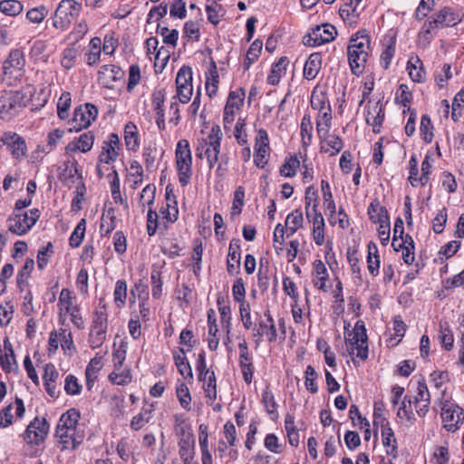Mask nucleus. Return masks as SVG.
Returning <instances> with one entry per match:
<instances>
[{"instance_id":"obj_2","label":"nucleus","mask_w":464,"mask_h":464,"mask_svg":"<svg viewBox=\"0 0 464 464\" xmlns=\"http://www.w3.org/2000/svg\"><path fill=\"white\" fill-rule=\"evenodd\" d=\"M370 35L365 30L358 31L350 39L347 48L348 62L351 71L359 76L364 72L371 49Z\"/></svg>"},{"instance_id":"obj_39","label":"nucleus","mask_w":464,"mask_h":464,"mask_svg":"<svg viewBox=\"0 0 464 464\" xmlns=\"http://www.w3.org/2000/svg\"><path fill=\"white\" fill-rule=\"evenodd\" d=\"M194 437L184 436L179 440V455L185 464H188L194 456Z\"/></svg>"},{"instance_id":"obj_13","label":"nucleus","mask_w":464,"mask_h":464,"mask_svg":"<svg viewBox=\"0 0 464 464\" xmlns=\"http://www.w3.org/2000/svg\"><path fill=\"white\" fill-rule=\"evenodd\" d=\"M49 432V424L43 418H34L27 426L24 433V440L27 444L39 446L44 443Z\"/></svg>"},{"instance_id":"obj_52","label":"nucleus","mask_w":464,"mask_h":464,"mask_svg":"<svg viewBox=\"0 0 464 464\" xmlns=\"http://www.w3.org/2000/svg\"><path fill=\"white\" fill-rule=\"evenodd\" d=\"M24 5L17 0L0 1V11L9 16H16L23 12Z\"/></svg>"},{"instance_id":"obj_21","label":"nucleus","mask_w":464,"mask_h":464,"mask_svg":"<svg viewBox=\"0 0 464 464\" xmlns=\"http://www.w3.org/2000/svg\"><path fill=\"white\" fill-rule=\"evenodd\" d=\"M55 436L63 445V450H75L82 441L83 434L77 431V429L63 431H55Z\"/></svg>"},{"instance_id":"obj_62","label":"nucleus","mask_w":464,"mask_h":464,"mask_svg":"<svg viewBox=\"0 0 464 464\" xmlns=\"http://www.w3.org/2000/svg\"><path fill=\"white\" fill-rule=\"evenodd\" d=\"M395 45L396 42L395 39L392 38L390 40V44L386 46V48L382 52L381 57H380V63L383 69H388L392 57L395 53Z\"/></svg>"},{"instance_id":"obj_58","label":"nucleus","mask_w":464,"mask_h":464,"mask_svg":"<svg viewBox=\"0 0 464 464\" xmlns=\"http://www.w3.org/2000/svg\"><path fill=\"white\" fill-rule=\"evenodd\" d=\"M157 33L163 38L166 44H170L173 47L177 46L179 39V31L176 29L169 30L167 26H161L160 24L157 26Z\"/></svg>"},{"instance_id":"obj_8","label":"nucleus","mask_w":464,"mask_h":464,"mask_svg":"<svg viewBox=\"0 0 464 464\" xmlns=\"http://www.w3.org/2000/svg\"><path fill=\"white\" fill-rule=\"evenodd\" d=\"M196 370L198 381L203 382L206 397L213 402L217 399V381L215 372L207 367L204 351H201L198 355Z\"/></svg>"},{"instance_id":"obj_64","label":"nucleus","mask_w":464,"mask_h":464,"mask_svg":"<svg viewBox=\"0 0 464 464\" xmlns=\"http://www.w3.org/2000/svg\"><path fill=\"white\" fill-rule=\"evenodd\" d=\"M47 14V8L44 5H40L38 7L28 10L26 13V18L34 24H40L44 21Z\"/></svg>"},{"instance_id":"obj_55","label":"nucleus","mask_w":464,"mask_h":464,"mask_svg":"<svg viewBox=\"0 0 464 464\" xmlns=\"http://www.w3.org/2000/svg\"><path fill=\"white\" fill-rule=\"evenodd\" d=\"M71 93L68 92H63L57 102V114L61 120H65L68 118V111L71 107Z\"/></svg>"},{"instance_id":"obj_17","label":"nucleus","mask_w":464,"mask_h":464,"mask_svg":"<svg viewBox=\"0 0 464 464\" xmlns=\"http://www.w3.org/2000/svg\"><path fill=\"white\" fill-rule=\"evenodd\" d=\"M119 136L114 132L110 133L107 140L102 143V152L99 157L100 161L105 164L114 162L119 156Z\"/></svg>"},{"instance_id":"obj_15","label":"nucleus","mask_w":464,"mask_h":464,"mask_svg":"<svg viewBox=\"0 0 464 464\" xmlns=\"http://www.w3.org/2000/svg\"><path fill=\"white\" fill-rule=\"evenodd\" d=\"M337 34L335 27L330 24L316 25L304 37V44L309 46H319L333 41Z\"/></svg>"},{"instance_id":"obj_34","label":"nucleus","mask_w":464,"mask_h":464,"mask_svg":"<svg viewBox=\"0 0 464 464\" xmlns=\"http://www.w3.org/2000/svg\"><path fill=\"white\" fill-rule=\"evenodd\" d=\"M173 359L175 362V365L179 372L185 378L193 380V372L191 366L188 362V360L186 357V351L184 348H179V353H173Z\"/></svg>"},{"instance_id":"obj_24","label":"nucleus","mask_w":464,"mask_h":464,"mask_svg":"<svg viewBox=\"0 0 464 464\" xmlns=\"http://www.w3.org/2000/svg\"><path fill=\"white\" fill-rule=\"evenodd\" d=\"M381 434L382 445L386 448V453L396 458L398 454L397 440L390 422H384L381 426Z\"/></svg>"},{"instance_id":"obj_45","label":"nucleus","mask_w":464,"mask_h":464,"mask_svg":"<svg viewBox=\"0 0 464 464\" xmlns=\"http://www.w3.org/2000/svg\"><path fill=\"white\" fill-rule=\"evenodd\" d=\"M244 96L243 89L230 92L224 110L236 113V111L243 105Z\"/></svg>"},{"instance_id":"obj_43","label":"nucleus","mask_w":464,"mask_h":464,"mask_svg":"<svg viewBox=\"0 0 464 464\" xmlns=\"http://www.w3.org/2000/svg\"><path fill=\"white\" fill-rule=\"evenodd\" d=\"M74 299L75 296L72 295V292L68 288L62 289L58 301L60 315H62L63 312L67 314L72 310V308L75 306Z\"/></svg>"},{"instance_id":"obj_1","label":"nucleus","mask_w":464,"mask_h":464,"mask_svg":"<svg viewBox=\"0 0 464 464\" xmlns=\"http://www.w3.org/2000/svg\"><path fill=\"white\" fill-rule=\"evenodd\" d=\"M462 20V16L453 8L445 6L435 13L430 19L424 23L419 33L418 41L424 45L430 44L433 35L439 29L444 27L455 26Z\"/></svg>"},{"instance_id":"obj_38","label":"nucleus","mask_w":464,"mask_h":464,"mask_svg":"<svg viewBox=\"0 0 464 464\" xmlns=\"http://www.w3.org/2000/svg\"><path fill=\"white\" fill-rule=\"evenodd\" d=\"M124 140L127 150H137L140 146L139 131L131 121H129L124 127Z\"/></svg>"},{"instance_id":"obj_28","label":"nucleus","mask_w":464,"mask_h":464,"mask_svg":"<svg viewBox=\"0 0 464 464\" xmlns=\"http://www.w3.org/2000/svg\"><path fill=\"white\" fill-rule=\"evenodd\" d=\"M13 364H16L13 345L8 339H4V348L0 347V365L5 372L13 370Z\"/></svg>"},{"instance_id":"obj_51","label":"nucleus","mask_w":464,"mask_h":464,"mask_svg":"<svg viewBox=\"0 0 464 464\" xmlns=\"http://www.w3.org/2000/svg\"><path fill=\"white\" fill-rule=\"evenodd\" d=\"M433 130L434 127L430 116L428 114H423L420 118V131L421 139L426 143H430L432 141L434 137Z\"/></svg>"},{"instance_id":"obj_40","label":"nucleus","mask_w":464,"mask_h":464,"mask_svg":"<svg viewBox=\"0 0 464 464\" xmlns=\"http://www.w3.org/2000/svg\"><path fill=\"white\" fill-rule=\"evenodd\" d=\"M407 70L413 82H421L425 78V72L422 68V62L418 56L411 57L408 61Z\"/></svg>"},{"instance_id":"obj_29","label":"nucleus","mask_w":464,"mask_h":464,"mask_svg":"<svg viewBox=\"0 0 464 464\" xmlns=\"http://www.w3.org/2000/svg\"><path fill=\"white\" fill-rule=\"evenodd\" d=\"M321 152L329 153L330 156L337 155L343 147V140L336 134H330L320 139Z\"/></svg>"},{"instance_id":"obj_5","label":"nucleus","mask_w":464,"mask_h":464,"mask_svg":"<svg viewBox=\"0 0 464 464\" xmlns=\"http://www.w3.org/2000/svg\"><path fill=\"white\" fill-rule=\"evenodd\" d=\"M344 339L350 355L356 351L358 358L363 361L368 358V338L363 321L358 320L353 329L345 334Z\"/></svg>"},{"instance_id":"obj_18","label":"nucleus","mask_w":464,"mask_h":464,"mask_svg":"<svg viewBox=\"0 0 464 464\" xmlns=\"http://www.w3.org/2000/svg\"><path fill=\"white\" fill-rule=\"evenodd\" d=\"M241 266V246L239 239H232L228 246L227 271L230 276L237 275Z\"/></svg>"},{"instance_id":"obj_49","label":"nucleus","mask_w":464,"mask_h":464,"mask_svg":"<svg viewBox=\"0 0 464 464\" xmlns=\"http://www.w3.org/2000/svg\"><path fill=\"white\" fill-rule=\"evenodd\" d=\"M206 13L208 22L214 25H217L219 23L220 18L225 15L223 6L216 1H212L206 6Z\"/></svg>"},{"instance_id":"obj_63","label":"nucleus","mask_w":464,"mask_h":464,"mask_svg":"<svg viewBox=\"0 0 464 464\" xmlns=\"http://www.w3.org/2000/svg\"><path fill=\"white\" fill-rule=\"evenodd\" d=\"M155 191L156 188L153 184H148L144 187L140 195V202L142 207L145 205L150 208L155 201Z\"/></svg>"},{"instance_id":"obj_50","label":"nucleus","mask_w":464,"mask_h":464,"mask_svg":"<svg viewBox=\"0 0 464 464\" xmlns=\"http://www.w3.org/2000/svg\"><path fill=\"white\" fill-rule=\"evenodd\" d=\"M127 287V282L124 279H120L116 282L113 298L118 308H122L126 304Z\"/></svg>"},{"instance_id":"obj_27","label":"nucleus","mask_w":464,"mask_h":464,"mask_svg":"<svg viewBox=\"0 0 464 464\" xmlns=\"http://www.w3.org/2000/svg\"><path fill=\"white\" fill-rule=\"evenodd\" d=\"M24 63V53L19 49H14L10 52L7 59L4 63V72L5 74H11L14 71H21Z\"/></svg>"},{"instance_id":"obj_42","label":"nucleus","mask_w":464,"mask_h":464,"mask_svg":"<svg viewBox=\"0 0 464 464\" xmlns=\"http://www.w3.org/2000/svg\"><path fill=\"white\" fill-rule=\"evenodd\" d=\"M300 134L303 147H308L313 139V124L309 114H304L300 124Z\"/></svg>"},{"instance_id":"obj_12","label":"nucleus","mask_w":464,"mask_h":464,"mask_svg":"<svg viewBox=\"0 0 464 464\" xmlns=\"http://www.w3.org/2000/svg\"><path fill=\"white\" fill-rule=\"evenodd\" d=\"M177 95L173 100L179 99L181 103L190 101L193 93L192 70L189 66H182L176 76Z\"/></svg>"},{"instance_id":"obj_10","label":"nucleus","mask_w":464,"mask_h":464,"mask_svg":"<svg viewBox=\"0 0 464 464\" xmlns=\"http://www.w3.org/2000/svg\"><path fill=\"white\" fill-rule=\"evenodd\" d=\"M98 116V108L92 103H85L74 109L73 117L68 122L69 131H80L88 128Z\"/></svg>"},{"instance_id":"obj_57","label":"nucleus","mask_w":464,"mask_h":464,"mask_svg":"<svg viewBox=\"0 0 464 464\" xmlns=\"http://www.w3.org/2000/svg\"><path fill=\"white\" fill-rule=\"evenodd\" d=\"M131 298L130 299V304L135 303L136 296L139 300H148L149 299V290L148 285L143 282V280L139 279L130 289Z\"/></svg>"},{"instance_id":"obj_25","label":"nucleus","mask_w":464,"mask_h":464,"mask_svg":"<svg viewBox=\"0 0 464 464\" xmlns=\"http://www.w3.org/2000/svg\"><path fill=\"white\" fill-rule=\"evenodd\" d=\"M80 417L81 415L78 410L74 408L68 410L60 417L55 431H72V430L77 429Z\"/></svg>"},{"instance_id":"obj_47","label":"nucleus","mask_w":464,"mask_h":464,"mask_svg":"<svg viewBox=\"0 0 464 464\" xmlns=\"http://www.w3.org/2000/svg\"><path fill=\"white\" fill-rule=\"evenodd\" d=\"M300 167V160L297 156H290L286 158L284 164L280 167L279 172L282 176L292 178L295 176L297 169Z\"/></svg>"},{"instance_id":"obj_44","label":"nucleus","mask_w":464,"mask_h":464,"mask_svg":"<svg viewBox=\"0 0 464 464\" xmlns=\"http://www.w3.org/2000/svg\"><path fill=\"white\" fill-rule=\"evenodd\" d=\"M285 429L287 434L288 442L292 447L299 445V432L295 425V417L287 414L285 419Z\"/></svg>"},{"instance_id":"obj_7","label":"nucleus","mask_w":464,"mask_h":464,"mask_svg":"<svg viewBox=\"0 0 464 464\" xmlns=\"http://www.w3.org/2000/svg\"><path fill=\"white\" fill-rule=\"evenodd\" d=\"M40 218V210L32 208L27 212L11 214L7 218L8 230L14 235L24 236L28 233Z\"/></svg>"},{"instance_id":"obj_23","label":"nucleus","mask_w":464,"mask_h":464,"mask_svg":"<svg viewBox=\"0 0 464 464\" xmlns=\"http://www.w3.org/2000/svg\"><path fill=\"white\" fill-rule=\"evenodd\" d=\"M60 180L68 187L73 185L77 179H82L79 173L78 162L76 160H66L63 169L59 175Z\"/></svg>"},{"instance_id":"obj_22","label":"nucleus","mask_w":464,"mask_h":464,"mask_svg":"<svg viewBox=\"0 0 464 464\" xmlns=\"http://www.w3.org/2000/svg\"><path fill=\"white\" fill-rule=\"evenodd\" d=\"M385 117L384 109L380 102L369 105L367 108L366 122L372 126L374 133L381 132V127Z\"/></svg>"},{"instance_id":"obj_61","label":"nucleus","mask_w":464,"mask_h":464,"mask_svg":"<svg viewBox=\"0 0 464 464\" xmlns=\"http://www.w3.org/2000/svg\"><path fill=\"white\" fill-rule=\"evenodd\" d=\"M305 214L307 218H311V208L314 205L317 207L318 205V195H317V189L314 186H309L305 189Z\"/></svg>"},{"instance_id":"obj_54","label":"nucleus","mask_w":464,"mask_h":464,"mask_svg":"<svg viewBox=\"0 0 464 464\" xmlns=\"http://www.w3.org/2000/svg\"><path fill=\"white\" fill-rule=\"evenodd\" d=\"M176 394L180 406L187 411H190L191 395L186 383L180 382L176 389Z\"/></svg>"},{"instance_id":"obj_33","label":"nucleus","mask_w":464,"mask_h":464,"mask_svg":"<svg viewBox=\"0 0 464 464\" xmlns=\"http://www.w3.org/2000/svg\"><path fill=\"white\" fill-rule=\"evenodd\" d=\"M154 411V405L151 403L148 406H143L137 415L133 416L130 427L132 430L138 431L141 430L152 418Z\"/></svg>"},{"instance_id":"obj_41","label":"nucleus","mask_w":464,"mask_h":464,"mask_svg":"<svg viewBox=\"0 0 464 464\" xmlns=\"http://www.w3.org/2000/svg\"><path fill=\"white\" fill-rule=\"evenodd\" d=\"M176 163H192L191 150L189 143L187 140L183 139L179 140L176 147Z\"/></svg>"},{"instance_id":"obj_14","label":"nucleus","mask_w":464,"mask_h":464,"mask_svg":"<svg viewBox=\"0 0 464 464\" xmlns=\"http://www.w3.org/2000/svg\"><path fill=\"white\" fill-rule=\"evenodd\" d=\"M443 427L450 432H454L464 421V410L457 404L446 402L441 410Z\"/></svg>"},{"instance_id":"obj_16","label":"nucleus","mask_w":464,"mask_h":464,"mask_svg":"<svg viewBox=\"0 0 464 464\" xmlns=\"http://www.w3.org/2000/svg\"><path fill=\"white\" fill-rule=\"evenodd\" d=\"M254 163L259 169H264L267 164L266 157L269 154V138L265 129H259L255 142Z\"/></svg>"},{"instance_id":"obj_53","label":"nucleus","mask_w":464,"mask_h":464,"mask_svg":"<svg viewBox=\"0 0 464 464\" xmlns=\"http://www.w3.org/2000/svg\"><path fill=\"white\" fill-rule=\"evenodd\" d=\"M311 107L314 110L323 112L325 111H330V102L324 92L317 93L315 91L311 95Z\"/></svg>"},{"instance_id":"obj_56","label":"nucleus","mask_w":464,"mask_h":464,"mask_svg":"<svg viewBox=\"0 0 464 464\" xmlns=\"http://www.w3.org/2000/svg\"><path fill=\"white\" fill-rule=\"evenodd\" d=\"M412 400L411 396H405L401 401V405L399 408L397 416L400 419H406L409 422L415 420L414 413L411 409Z\"/></svg>"},{"instance_id":"obj_48","label":"nucleus","mask_w":464,"mask_h":464,"mask_svg":"<svg viewBox=\"0 0 464 464\" xmlns=\"http://www.w3.org/2000/svg\"><path fill=\"white\" fill-rule=\"evenodd\" d=\"M263 47L262 41L256 39L250 45L248 51L246 52L244 67L245 70H248L252 63H254L259 57L261 53V50Z\"/></svg>"},{"instance_id":"obj_35","label":"nucleus","mask_w":464,"mask_h":464,"mask_svg":"<svg viewBox=\"0 0 464 464\" xmlns=\"http://www.w3.org/2000/svg\"><path fill=\"white\" fill-rule=\"evenodd\" d=\"M219 83V76L215 62H211L210 66L206 72V91L208 97L212 98L217 94Z\"/></svg>"},{"instance_id":"obj_46","label":"nucleus","mask_w":464,"mask_h":464,"mask_svg":"<svg viewBox=\"0 0 464 464\" xmlns=\"http://www.w3.org/2000/svg\"><path fill=\"white\" fill-rule=\"evenodd\" d=\"M151 295L155 299H159L162 294L163 279L160 270L155 266H152L150 272Z\"/></svg>"},{"instance_id":"obj_6","label":"nucleus","mask_w":464,"mask_h":464,"mask_svg":"<svg viewBox=\"0 0 464 464\" xmlns=\"http://www.w3.org/2000/svg\"><path fill=\"white\" fill-rule=\"evenodd\" d=\"M82 12V5L75 0H62L53 17V25L64 31L75 21Z\"/></svg>"},{"instance_id":"obj_26","label":"nucleus","mask_w":464,"mask_h":464,"mask_svg":"<svg viewBox=\"0 0 464 464\" xmlns=\"http://www.w3.org/2000/svg\"><path fill=\"white\" fill-rule=\"evenodd\" d=\"M370 220L375 224H382L390 221L388 211L378 198L373 199L367 208Z\"/></svg>"},{"instance_id":"obj_37","label":"nucleus","mask_w":464,"mask_h":464,"mask_svg":"<svg viewBox=\"0 0 464 464\" xmlns=\"http://www.w3.org/2000/svg\"><path fill=\"white\" fill-rule=\"evenodd\" d=\"M367 248V269L372 276H376L379 274L381 264L378 248L373 241L369 242Z\"/></svg>"},{"instance_id":"obj_30","label":"nucleus","mask_w":464,"mask_h":464,"mask_svg":"<svg viewBox=\"0 0 464 464\" xmlns=\"http://www.w3.org/2000/svg\"><path fill=\"white\" fill-rule=\"evenodd\" d=\"M102 368V357L94 356L88 363L85 370L86 387L91 391L98 378V373Z\"/></svg>"},{"instance_id":"obj_59","label":"nucleus","mask_w":464,"mask_h":464,"mask_svg":"<svg viewBox=\"0 0 464 464\" xmlns=\"http://www.w3.org/2000/svg\"><path fill=\"white\" fill-rule=\"evenodd\" d=\"M130 176L133 178L132 189L139 188L143 182V169L141 165L137 160H132L130 164Z\"/></svg>"},{"instance_id":"obj_11","label":"nucleus","mask_w":464,"mask_h":464,"mask_svg":"<svg viewBox=\"0 0 464 464\" xmlns=\"http://www.w3.org/2000/svg\"><path fill=\"white\" fill-rule=\"evenodd\" d=\"M256 324H254L251 330L253 331V336L257 338L256 340V345H259L260 339L263 336H266L269 343H275L277 339V333L276 324L270 311L266 310L264 312V317L256 314Z\"/></svg>"},{"instance_id":"obj_31","label":"nucleus","mask_w":464,"mask_h":464,"mask_svg":"<svg viewBox=\"0 0 464 464\" xmlns=\"http://www.w3.org/2000/svg\"><path fill=\"white\" fill-rule=\"evenodd\" d=\"M322 67V55L319 53H314L309 55L304 66V78L311 81L314 80Z\"/></svg>"},{"instance_id":"obj_9","label":"nucleus","mask_w":464,"mask_h":464,"mask_svg":"<svg viewBox=\"0 0 464 464\" xmlns=\"http://www.w3.org/2000/svg\"><path fill=\"white\" fill-rule=\"evenodd\" d=\"M26 106L24 95L19 91L3 92L0 94V118L11 119Z\"/></svg>"},{"instance_id":"obj_60","label":"nucleus","mask_w":464,"mask_h":464,"mask_svg":"<svg viewBox=\"0 0 464 464\" xmlns=\"http://www.w3.org/2000/svg\"><path fill=\"white\" fill-rule=\"evenodd\" d=\"M86 228V220L82 218L76 226L70 237V246L72 247H78L82 242Z\"/></svg>"},{"instance_id":"obj_36","label":"nucleus","mask_w":464,"mask_h":464,"mask_svg":"<svg viewBox=\"0 0 464 464\" xmlns=\"http://www.w3.org/2000/svg\"><path fill=\"white\" fill-rule=\"evenodd\" d=\"M288 65L286 57H281L277 63L273 64L269 75L267 76V83L270 85H277L281 78L285 74Z\"/></svg>"},{"instance_id":"obj_19","label":"nucleus","mask_w":464,"mask_h":464,"mask_svg":"<svg viewBox=\"0 0 464 464\" xmlns=\"http://www.w3.org/2000/svg\"><path fill=\"white\" fill-rule=\"evenodd\" d=\"M124 76V72L117 65H102L98 72V81L107 88H111L113 82L120 81Z\"/></svg>"},{"instance_id":"obj_32","label":"nucleus","mask_w":464,"mask_h":464,"mask_svg":"<svg viewBox=\"0 0 464 464\" xmlns=\"http://www.w3.org/2000/svg\"><path fill=\"white\" fill-rule=\"evenodd\" d=\"M328 278L329 275L324 263L320 259H316L314 262L313 283L314 286L324 292H326L328 290V287L326 286V281Z\"/></svg>"},{"instance_id":"obj_20","label":"nucleus","mask_w":464,"mask_h":464,"mask_svg":"<svg viewBox=\"0 0 464 464\" xmlns=\"http://www.w3.org/2000/svg\"><path fill=\"white\" fill-rule=\"evenodd\" d=\"M95 140L94 133L91 130L82 133L79 137L69 142L65 147L66 153L81 151L86 153L93 146Z\"/></svg>"},{"instance_id":"obj_4","label":"nucleus","mask_w":464,"mask_h":464,"mask_svg":"<svg viewBox=\"0 0 464 464\" xmlns=\"http://www.w3.org/2000/svg\"><path fill=\"white\" fill-rule=\"evenodd\" d=\"M109 327L106 304L102 298L99 300V306L94 310L88 335V343L92 349L100 348L106 341Z\"/></svg>"},{"instance_id":"obj_3","label":"nucleus","mask_w":464,"mask_h":464,"mask_svg":"<svg viewBox=\"0 0 464 464\" xmlns=\"http://www.w3.org/2000/svg\"><path fill=\"white\" fill-rule=\"evenodd\" d=\"M222 131L218 125H214L206 138L198 139L195 149L196 156L206 159L209 169L218 161L220 154Z\"/></svg>"}]
</instances>
